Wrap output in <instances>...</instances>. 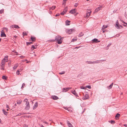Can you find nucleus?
Instances as JSON below:
<instances>
[{"instance_id": "1", "label": "nucleus", "mask_w": 127, "mask_h": 127, "mask_svg": "<svg viewBox=\"0 0 127 127\" xmlns=\"http://www.w3.org/2000/svg\"><path fill=\"white\" fill-rule=\"evenodd\" d=\"M67 10V7H66L64 9V11L62 12L61 13V14L62 15H64V14L66 13V12Z\"/></svg>"}, {"instance_id": "2", "label": "nucleus", "mask_w": 127, "mask_h": 127, "mask_svg": "<svg viewBox=\"0 0 127 127\" xmlns=\"http://www.w3.org/2000/svg\"><path fill=\"white\" fill-rule=\"evenodd\" d=\"M86 16L88 17L89 16L91 13L92 11L90 10L87 9V11Z\"/></svg>"}, {"instance_id": "3", "label": "nucleus", "mask_w": 127, "mask_h": 127, "mask_svg": "<svg viewBox=\"0 0 127 127\" xmlns=\"http://www.w3.org/2000/svg\"><path fill=\"white\" fill-rule=\"evenodd\" d=\"M76 11L77 10L75 8L72 10H71L70 11L69 13L71 14H73L74 13H75Z\"/></svg>"}, {"instance_id": "4", "label": "nucleus", "mask_w": 127, "mask_h": 127, "mask_svg": "<svg viewBox=\"0 0 127 127\" xmlns=\"http://www.w3.org/2000/svg\"><path fill=\"white\" fill-rule=\"evenodd\" d=\"M74 30L73 29H71L70 30H67V33L69 34L72 33V31H74Z\"/></svg>"}, {"instance_id": "5", "label": "nucleus", "mask_w": 127, "mask_h": 127, "mask_svg": "<svg viewBox=\"0 0 127 127\" xmlns=\"http://www.w3.org/2000/svg\"><path fill=\"white\" fill-rule=\"evenodd\" d=\"M106 61L105 60H101L100 61L97 60L95 61H93V64H95L96 63H100V61Z\"/></svg>"}, {"instance_id": "6", "label": "nucleus", "mask_w": 127, "mask_h": 127, "mask_svg": "<svg viewBox=\"0 0 127 127\" xmlns=\"http://www.w3.org/2000/svg\"><path fill=\"white\" fill-rule=\"evenodd\" d=\"M102 7V6H100L97 7L95 10L94 12H98V11L101 9Z\"/></svg>"}, {"instance_id": "7", "label": "nucleus", "mask_w": 127, "mask_h": 127, "mask_svg": "<svg viewBox=\"0 0 127 127\" xmlns=\"http://www.w3.org/2000/svg\"><path fill=\"white\" fill-rule=\"evenodd\" d=\"M70 89L69 88H63V92H66Z\"/></svg>"}, {"instance_id": "8", "label": "nucleus", "mask_w": 127, "mask_h": 127, "mask_svg": "<svg viewBox=\"0 0 127 127\" xmlns=\"http://www.w3.org/2000/svg\"><path fill=\"white\" fill-rule=\"evenodd\" d=\"M89 95L88 94H86L85 95V96L83 97V99L86 100L88 99L89 98Z\"/></svg>"}, {"instance_id": "9", "label": "nucleus", "mask_w": 127, "mask_h": 127, "mask_svg": "<svg viewBox=\"0 0 127 127\" xmlns=\"http://www.w3.org/2000/svg\"><path fill=\"white\" fill-rule=\"evenodd\" d=\"M116 27L117 29H119L120 27L119 26V23L118 20H117L116 21Z\"/></svg>"}, {"instance_id": "10", "label": "nucleus", "mask_w": 127, "mask_h": 127, "mask_svg": "<svg viewBox=\"0 0 127 127\" xmlns=\"http://www.w3.org/2000/svg\"><path fill=\"white\" fill-rule=\"evenodd\" d=\"M92 41L93 42L98 43L100 42V41H98V40L96 38H95L92 40Z\"/></svg>"}, {"instance_id": "11", "label": "nucleus", "mask_w": 127, "mask_h": 127, "mask_svg": "<svg viewBox=\"0 0 127 127\" xmlns=\"http://www.w3.org/2000/svg\"><path fill=\"white\" fill-rule=\"evenodd\" d=\"M63 37H61L58 40L57 43L59 44H60L62 43V39Z\"/></svg>"}, {"instance_id": "12", "label": "nucleus", "mask_w": 127, "mask_h": 127, "mask_svg": "<svg viewBox=\"0 0 127 127\" xmlns=\"http://www.w3.org/2000/svg\"><path fill=\"white\" fill-rule=\"evenodd\" d=\"M38 104L37 102H36L35 103L33 107V109L34 110L38 106Z\"/></svg>"}, {"instance_id": "13", "label": "nucleus", "mask_w": 127, "mask_h": 127, "mask_svg": "<svg viewBox=\"0 0 127 127\" xmlns=\"http://www.w3.org/2000/svg\"><path fill=\"white\" fill-rule=\"evenodd\" d=\"M67 124L69 127H73L72 125L68 121H67Z\"/></svg>"}, {"instance_id": "14", "label": "nucleus", "mask_w": 127, "mask_h": 127, "mask_svg": "<svg viewBox=\"0 0 127 127\" xmlns=\"http://www.w3.org/2000/svg\"><path fill=\"white\" fill-rule=\"evenodd\" d=\"M72 93L73 94L76 96H77V97H78V96L75 90H74L73 91H72Z\"/></svg>"}, {"instance_id": "15", "label": "nucleus", "mask_w": 127, "mask_h": 127, "mask_svg": "<svg viewBox=\"0 0 127 127\" xmlns=\"http://www.w3.org/2000/svg\"><path fill=\"white\" fill-rule=\"evenodd\" d=\"M12 27V28H15L16 29H18L19 28H20L17 25H12L11 26Z\"/></svg>"}, {"instance_id": "16", "label": "nucleus", "mask_w": 127, "mask_h": 127, "mask_svg": "<svg viewBox=\"0 0 127 127\" xmlns=\"http://www.w3.org/2000/svg\"><path fill=\"white\" fill-rule=\"evenodd\" d=\"M61 37V36H57L56 37L55 40L56 41H58V40H59Z\"/></svg>"}, {"instance_id": "17", "label": "nucleus", "mask_w": 127, "mask_h": 127, "mask_svg": "<svg viewBox=\"0 0 127 127\" xmlns=\"http://www.w3.org/2000/svg\"><path fill=\"white\" fill-rule=\"evenodd\" d=\"M6 59L5 58L3 59L2 61V62L1 63V64H4L5 63Z\"/></svg>"}, {"instance_id": "18", "label": "nucleus", "mask_w": 127, "mask_h": 127, "mask_svg": "<svg viewBox=\"0 0 127 127\" xmlns=\"http://www.w3.org/2000/svg\"><path fill=\"white\" fill-rule=\"evenodd\" d=\"M1 37H5L6 36V35L5 34L4 32H1Z\"/></svg>"}, {"instance_id": "19", "label": "nucleus", "mask_w": 127, "mask_h": 127, "mask_svg": "<svg viewBox=\"0 0 127 127\" xmlns=\"http://www.w3.org/2000/svg\"><path fill=\"white\" fill-rule=\"evenodd\" d=\"M52 99L54 100H57L59 98L57 96H52Z\"/></svg>"}, {"instance_id": "20", "label": "nucleus", "mask_w": 127, "mask_h": 127, "mask_svg": "<svg viewBox=\"0 0 127 127\" xmlns=\"http://www.w3.org/2000/svg\"><path fill=\"white\" fill-rule=\"evenodd\" d=\"M113 84V83H112L108 87V89H110L111 88Z\"/></svg>"}, {"instance_id": "21", "label": "nucleus", "mask_w": 127, "mask_h": 127, "mask_svg": "<svg viewBox=\"0 0 127 127\" xmlns=\"http://www.w3.org/2000/svg\"><path fill=\"white\" fill-rule=\"evenodd\" d=\"M4 64H1V65H0V66H1L0 69H1L3 70H4Z\"/></svg>"}, {"instance_id": "22", "label": "nucleus", "mask_w": 127, "mask_h": 127, "mask_svg": "<svg viewBox=\"0 0 127 127\" xmlns=\"http://www.w3.org/2000/svg\"><path fill=\"white\" fill-rule=\"evenodd\" d=\"M70 21L67 20L66 21V25H69L70 24Z\"/></svg>"}, {"instance_id": "23", "label": "nucleus", "mask_w": 127, "mask_h": 127, "mask_svg": "<svg viewBox=\"0 0 127 127\" xmlns=\"http://www.w3.org/2000/svg\"><path fill=\"white\" fill-rule=\"evenodd\" d=\"M30 108V105H26L25 107V109L26 110H29Z\"/></svg>"}, {"instance_id": "24", "label": "nucleus", "mask_w": 127, "mask_h": 127, "mask_svg": "<svg viewBox=\"0 0 127 127\" xmlns=\"http://www.w3.org/2000/svg\"><path fill=\"white\" fill-rule=\"evenodd\" d=\"M86 63L88 64H93V62L90 61H87L86 62Z\"/></svg>"}, {"instance_id": "25", "label": "nucleus", "mask_w": 127, "mask_h": 127, "mask_svg": "<svg viewBox=\"0 0 127 127\" xmlns=\"http://www.w3.org/2000/svg\"><path fill=\"white\" fill-rule=\"evenodd\" d=\"M68 111H69L71 112L73 111V109L72 108L70 107L68 108Z\"/></svg>"}, {"instance_id": "26", "label": "nucleus", "mask_w": 127, "mask_h": 127, "mask_svg": "<svg viewBox=\"0 0 127 127\" xmlns=\"http://www.w3.org/2000/svg\"><path fill=\"white\" fill-rule=\"evenodd\" d=\"M2 111L4 114L5 115H7V112L4 109H3Z\"/></svg>"}, {"instance_id": "27", "label": "nucleus", "mask_w": 127, "mask_h": 127, "mask_svg": "<svg viewBox=\"0 0 127 127\" xmlns=\"http://www.w3.org/2000/svg\"><path fill=\"white\" fill-rule=\"evenodd\" d=\"M36 46H34V45H32V47H31V49L32 50H33V49L36 48Z\"/></svg>"}, {"instance_id": "28", "label": "nucleus", "mask_w": 127, "mask_h": 127, "mask_svg": "<svg viewBox=\"0 0 127 127\" xmlns=\"http://www.w3.org/2000/svg\"><path fill=\"white\" fill-rule=\"evenodd\" d=\"M31 39L32 41H35V38L33 37H32V36H31Z\"/></svg>"}, {"instance_id": "29", "label": "nucleus", "mask_w": 127, "mask_h": 127, "mask_svg": "<svg viewBox=\"0 0 127 127\" xmlns=\"http://www.w3.org/2000/svg\"><path fill=\"white\" fill-rule=\"evenodd\" d=\"M77 38H73L71 40V42H74V41H76L77 40Z\"/></svg>"}, {"instance_id": "30", "label": "nucleus", "mask_w": 127, "mask_h": 127, "mask_svg": "<svg viewBox=\"0 0 127 127\" xmlns=\"http://www.w3.org/2000/svg\"><path fill=\"white\" fill-rule=\"evenodd\" d=\"M22 100H20L19 101L18 100L17 101V104H18L19 105L21 104V102H22Z\"/></svg>"}, {"instance_id": "31", "label": "nucleus", "mask_w": 127, "mask_h": 127, "mask_svg": "<svg viewBox=\"0 0 127 127\" xmlns=\"http://www.w3.org/2000/svg\"><path fill=\"white\" fill-rule=\"evenodd\" d=\"M84 35V34L82 32H81L78 35L79 37H81Z\"/></svg>"}, {"instance_id": "32", "label": "nucleus", "mask_w": 127, "mask_h": 127, "mask_svg": "<svg viewBox=\"0 0 127 127\" xmlns=\"http://www.w3.org/2000/svg\"><path fill=\"white\" fill-rule=\"evenodd\" d=\"M56 7V6H53L52 7L50 8V9L53 10Z\"/></svg>"}, {"instance_id": "33", "label": "nucleus", "mask_w": 127, "mask_h": 127, "mask_svg": "<svg viewBox=\"0 0 127 127\" xmlns=\"http://www.w3.org/2000/svg\"><path fill=\"white\" fill-rule=\"evenodd\" d=\"M18 64H17V65H15L13 67V69L14 70H15L16 68L18 66Z\"/></svg>"}, {"instance_id": "34", "label": "nucleus", "mask_w": 127, "mask_h": 127, "mask_svg": "<svg viewBox=\"0 0 127 127\" xmlns=\"http://www.w3.org/2000/svg\"><path fill=\"white\" fill-rule=\"evenodd\" d=\"M107 26L104 25L103 26L102 28H103V29H105L107 28Z\"/></svg>"}, {"instance_id": "35", "label": "nucleus", "mask_w": 127, "mask_h": 127, "mask_svg": "<svg viewBox=\"0 0 127 127\" xmlns=\"http://www.w3.org/2000/svg\"><path fill=\"white\" fill-rule=\"evenodd\" d=\"M120 116V114L119 113H117L115 117L117 118H118Z\"/></svg>"}, {"instance_id": "36", "label": "nucleus", "mask_w": 127, "mask_h": 127, "mask_svg": "<svg viewBox=\"0 0 127 127\" xmlns=\"http://www.w3.org/2000/svg\"><path fill=\"white\" fill-rule=\"evenodd\" d=\"M25 113H20L19 114H18V115H17L16 116H20L21 115H23L24 114H25Z\"/></svg>"}, {"instance_id": "37", "label": "nucleus", "mask_w": 127, "mask_h": 127, "mask_svg": "<svg viewBox=\"0 0 127 127\" xmlns=\"http://www.w3.org/2000/svg\"><path fill=\"white\" fill-rule=\"evenodd\" d=\"M65 73V72L64 71H62L61 72H60L59 73V74H64Z\"/></svg>"}, {"instance_id": "38", "label": "nucleus", "mask_w": 127, "mask_h": 127, "mask_svg": "<svg viewBox=\"0 0 127 127\" xmlns=\"http://www.w3.org/2000/svg\"><path fill=\"white\" fill-rule=\"evenodd\" d=\"M23 36H24L25 35H27V32H23Z\"/></svg>"}, {"instance_id": "39", "label": "nucleus", "mask_w": 127, "mask_h": 127, "mask_svg": "<svg viewBox=\"0 0 127 127\" xmlns=\"http://www.w3.org/2000/svg\"><path fill=\"white\" fill-rule=\"evenodd\" d=\"M110 123L112 124H114L115 123V122L114 121L111 120L110 121Z\"/></svg>"}, {"instance_id": "40", "label": "nucleus", "mask_w": 127, "mask_h": 127, "mask_svg": "<svg viewBox=\"0 0 127 127\" xmlns=\"http://www.w3.org/2000/svg\"><path fill=\"white\" fill-rule=\"evenodd\" d=\"M22 70L21 69L20 71H19V70H17V74L19 75V72L21 71Z\"/></svg>"}, {"instance_id": "41", "label": "nucleus", "mask_w": 127, "mask_h": 127, "mask_svg": "<svg viewBox=\"0 0 127 127\" xmlns=\"http://www.w3.org/2000/svg\"><path fill=\"white\" fill-rule=\"evenodd\" d=\"M25 84L24 83H23L21 88L22 89H23L24 88V86H25Z\"/></svg>"}, {"instance_id": "42", "label": "nucleus", "mask_w": 127, "mask_h": 127, "mask_svg": "<svg viewBox=\"0 0 127 127\" xmlns=\"http://www.w3.org/2000/svg\"><path fill=\"white\" fill-rule=\"evenodd\" d=\"M32 43V42H27V45H29L31 44Z\"/></svg>"}, {"instance_id": "43", "label": "nucleus", "mask_w": 127, "mask_h": 127, "mask_svg": "<svg viewBox=\"0 0 127 127\" xmlns=\"http://www.w3.org/2000/svg\"><path fill=\"white\" fill-rule=\"evenodd\" d=\"M2 78L3 79H6V78L5 76H3L2 77Z\"/></svg>"}, {"instance_id": "44", "label": "nucleus", "mask_w": 127, "mask_h": 127, "mask_svg": "<svg viewBox=\"0 0 127 127\" xmlns=\"http://www.w3.org/2000/svg\"><path fill=\"white\" fill-rule=\"evenodd\" d=\"M86 87L89 89L91 88V86H87Z\"/></svg>"}, {"instance_id": "45", "label": "nucleus", "mask_w": 127, "mask_h": 127, "mask_svg": "<svg viewBox=\"0 0 127 127\" xmlns=\"http://www.w3.org/2000/svg\"><path fill=\"white\" fill-rule=\"evenodd\" d=\"M3 29L4 30H6L7 32V31L8 29L7 28H3Z\"/></svg>"}, {"instance_id": "46", "label": "nucleus", "mask_w": 127, "mask_h": 127, "mask_svg": "<svg viewBox=\"0 0 127 127\" xmlns=\"http://www.w3.org/2000/svg\"><path fill=\"white\" fill-rule=\"evenodd\" d=\"M78 3H75L74 5V6L75 7H76L78 6Z\"/></svg>"}, {"instance_id": "47", "label": "nucleus", "mask_w": 127, "mask_h": 127, "mask_svg": "<svg viewBox=\"0 0 127 127\" xmlns=\"http://www.w3.org/2000/svg\"><path fill=\"white\" fill-rule=\"evenodd\" d=\"M26 105H30L29 102H26Z\"/></svg>"}, {"instance_id": "48", "label": "nucleus", "mask_w": 127, "mask_h": 127, "mask_svg": "<svg viewBox=\"0 0 127 127\" xmlns=\"http://www.w3.org/2000/svg\"><path fill=\"white\" fill-rule=\"evenodd\" d=\"M64 109H66V110H68V108L67 107H64Z\"/></svg>"}, {"instance_id": "49", "label": "nucleus", "mask_w": 127, "mask_h": 127, "mask_svg": "<svg viewBox=\"0 0 127 127\" xmlns=\"http://www.w3.org/2000/svg\"><path fill=\"white\" fill-rule=\"evenodd\" d=\"M3 10H0V13H2L3 12Z\"/></svg>"}, {"instance_id": "50", "label": "nucleus", "mask_w": 127, "mask_h": 127, "mask_svg": "<svg viewBox=\"0 0 127 127\" xmlns=\"http://www.w3.org/2000/svg\"><path fill=\"white\" fill-rule=\"evenodd\" d=\"M28 99L27 98H25L24 100V101L27 102H28Z\"/></svg>"}, {"instance_id": "51", "label": "nucleus", "mask_w": 127, "mask_h": 127, "mask_svg": "<svg viewBox=\"0 0 127 127\" xmlns=\"http://www.w3.org/2000/svg\"><path fill=\"white\" fill-rule=\"evenodd\" d=\"M20 58H23L25 57L23 56H20Z\"/></svg>"}, {"instance_id": "52", "label": "nucleus", "mask_w": 127, "mask_h": 127, "mask_svg": "<svg viewBox=\"0 0 127 127\" xmlns=\"http://www.w3.org/2000/svg\"><path fill=\"white\" fill-rule=\"evenodd\" d=\"M80 88L82 89H85V88L84 87H80Z\"/></svg>"}, {"instance_id": "53", "label": "nucleus", "mask_w": 127, "mask_h": 127, "mask_svg": "<svg viewBox=\"0 0 127 127\" xmlns=\"http://www.w3.org/2000/svg\"><path fill=\"white\" fill-rule=\"evenodd\" d=\"M111 45V44H110V43L107 46V47H110V45Z\"/></svg>"}, {"instance_id": "54", "label": "nucleus", "mask_w": 127, "mask_h": 127, "mask_svg": "<svg viewBox=\"0 0 127 127\" xmlns=\"http://www.w3.org/2000/svg\"><path fill=\"white\" fill-rule=\"evenodd\" d=\"M105 49L106 50H108L109 49L108 47L107 46L105 48Z\"/></svg>"}, {"instance_id": "55", "label": "nucleus", "mask_w": 127, "mask_h": 127, "mask_svg": "<svg viewBox=\"0 0 127 127\" xmlns=\"http://www.w3.org/2000/svg\"><path fill=\"white\" fill-rule=\"evenodd\" d=\"M60 15V14L59 13L57 14L56 15V16H59Z\"/></svg>"}, {"instance_id": "56", "label": "nucleus", "mask_w": 127, "mask_h": 127, "mask_svg": "<svg viewBox=\"0 0 127 127\" xmlns=\"http://www.w3.org/2000/svg\"><path fill=\"white\" fill-rule=\"evenodd\" d=\"M67 0H64L63 1V3H64V2L65 3H66V1Z\"/></svg>"}, {"instance_id": "57", "label": "nucleus", "mask_w": 127, "mask_h": 127, "mask_svg": "<svg viewBox=\"0 0 127 127\" xmlns=\"http://www.w3.org/2000/svg\"><path fill=\"white\" fill-rule=\"evenodd\" d=\"M122 22L124 24H125L126 25H127V23H126L124 21H122Z\"/></svg>"}, {"instance_id": "58", "label": "nucleus", "mask_w": 127, "mask_h": 127, "mask_svg": "<svg viewBox=\"0 0 127 127\" xmlns=\"http://www.w3.org/2000/svg\"><path fill=\"white\" fill-rule=\"evenodd\" d=\"M6 107L8 108L9 109V107L7 105H6Z\"/></svg>"}, {"instance_id": "59", "label": "nucleus", "mask_w": 127, "mask_h": 127, "mask_svg": "<svg viewBox=\"0 0 127 127\" xmlns=\"http://www.w3.org/2000/svg\"><path fill=\"white\" fill-rule=\"evenodd\" d=\"M43 123L46 124H47V122L46 121H44Z\"/></svg>"}, {"instance_id": "60", "label": "nucleus", "mask_w": 127, "mask_h": 127, "mask_svg": "<svg viewBox=\"0 0 127 127\" xmlns=\"http://www.w3.org/2000/svg\"><path fill=\"white\" fill-rule=\"evenodd\" d=\"M102 31H103V30H105V29H103V28H102Z\"/></svg>"}, {"instance_id": "61", "label": "nucleus", "mask_w": 127, "mask_h": 127, "mask_svg": "<svg viewBox=\"0 0 127 127\" xmlns=\"http://www.w3.org/2000/svg\"><path fill=\"white\" fill-rule=\"evenodd\" d=\"M124 126H125V127H127V125L126 124H124Z\"/></svg>"}, {"instance_id": "62", "label": "nucleus", "mask_w": 127, "mask_h": 127, "mask_svg": "<svg viewBox=\"0 0 127 127\" xmlns=\"http://www.w3.org/2000/svg\"><path fill=\"white\" fill-rule=\"evenodd\" d=\"M15 52V53H16V54H16V55H18V53L17 52Z\"/></svg>"}, {"instance_id": "63", "label": "nucleus", "mask_w": 127, "mask_h": 127, "mask_svg": "<svg viewBox=\"0 0 127 127\" xmlns=\"http://www.w3.org/2000/svg\"><path fill=\"white\" fill-rule=\"evenodd\" d=\"M8 57V56H7L6 55V56L5 57V58H7Z\"/></svg>"}, {"instance_id": "64", "label": "nucleus", "mask_w": 127, "mask_h": 127, "mask_svg": "<svg viewBox=\"0 0 127 127\" xmlns=\"http://www.w3.org/2000/svg\"><path fill=\"white\" fill-rule=\"evenodd\" d=\"M14 37L15 38H16L17 37V36L16 35L14 36Z\"/></svg>"}]
</instances>
